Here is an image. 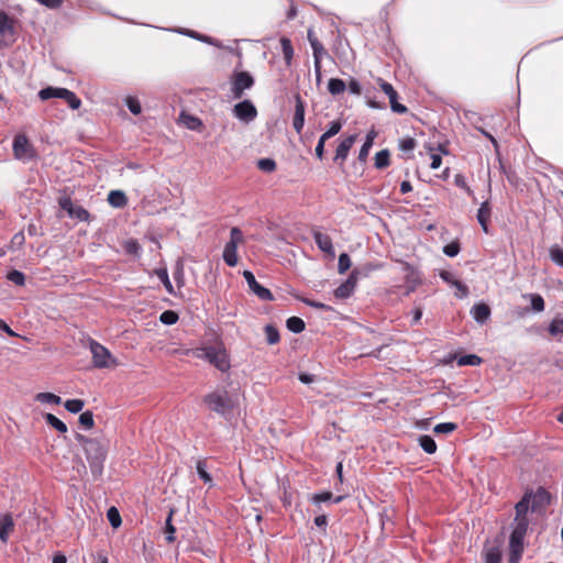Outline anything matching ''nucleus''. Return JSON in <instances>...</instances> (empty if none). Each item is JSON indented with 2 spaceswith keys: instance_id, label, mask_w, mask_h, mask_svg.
<instances>
[{
  "instance_id": "obj_1",
  "label": "nucleus",
  "mask_w": 563,
  "mask_h": 563,
  "mask_svg": "<svg viewBox=\"0 0 563 563\" xmlns=\"http://www.w3.org/2000/svg\"><path fill=\"white\" fill-rule=\"evenodd\" d=\"M76 440L85 451L91 474L95 478L100 477L107 457V445L98 439H91L80 433L76 434Z\"/></svg>"
},
{
  "instance_id": "obj_2",
  "label": "nucleus",
  "mask_w": 563,
  "mask_h": 563,
  "mask_svg": "<svg viewBox=\"0 0 563 563\" xmlns=\"http://www.w3.org/2000/svg\"><path fill=\"white\" fill-rule=\"evenodd\" d=\"M191 353L195 357L206 360L221 372H227L230 368V360L224 347L221 345L203 346L194 350H188L187 354Z\"/></svg>"
},
{
  "instance_id": "obj_3",
  "label": "nucleus",
  "mask_w": 563,
  "mask_h": 563,
  "mask_svg": "<svg viewBox=\"0 0 563 563\" xmlns=\"http://www.w3.org/2000/svg\"><path fill=\"white\" fill-rule=\"evenodd\" d=\"M203 402L211 411L227 418L233 409V400L227 390H214L203 397Z\"/></svg>"
},
{
  "instance_id": "obj_4",
  "label": "nucleus",
  "mask_w": 563,
  "mask_h": 563,
  "mask_svg": "<svg viewBox=\"0 0 563 563\" xmlns=\"http://www.w3.org/2000/svg\"><path fill=\"white\" fill-rule=\"evenodd\" d=\"M377 268H378V266L373 265V264H366L363 267H355L351 272L347 279L334 290V296L339 299L349 298L353 294L358 278L361 276H367L371 272H373Z\"/></svg>"
},
{
  "instance_id": "obj_5",
  "label": "nucleus",
  "mask_w": 563,
  "mask_h": 563,
  "mask_svg": "<svg viewBox=\"0 0 563 563\" xmlns=\"http://www.w3.org/2000/svg\"><path fill=\"white\" fill-rule=\"evenodd\" d=\"M243 242H244L243 232L241 231L240 228L233 227L230 231V240L224 245V250H223V254H222L223 261L228 266L234 267L238 265L239 258H238L236 250H238V246Z\"/></svg>"
},
{
  "instance_id": "obj_6",
  "label": "nucleus",
  "mask_w": 563,
  "mask_h": 563,
  "mask_svg": "<svg viewBox=\"0 0 563 563\" xmlns=\"http://www.w3.org/2000/svg\"><path fill=\"white\" fill-rule=\"evenodd\" d=\"M13 156L23 163L36 157V150L25 134H16L12 143Z\"/></svg>"
},
{
  "instance_id": "obj_7",
  "label": "nucleus",
  "mask_w": 563,
  "mask_h": 563,
  "mask_svg": "<svg viewBox=\"0 0 563 563\" xmlns=\"http://www.w3.org/2000/svg\"><path fill=\"white\" fill-rule=\"evenodd\" d=\"M93 365L97 368H109L117 365V360L110 351L96 341L90 342Z\"/></svg>"
},
{
  "instance_id": "obj_8",
  "label": "nucleus",
  "mask_w": 563,
  "mask_h": 563,
  "mask_svg": "<svg viewBox=\"0 0 563 563\" xmlns=\"http://www.w3.org/2000/svg\"><path fill=\"white\" fill-rule=\"evenodd\" d=\"M254 78L249 71H238L231 77V92L233 99H241L246 89L254 86Z\"/></svg>"
},
{
  "instance_id": "obj_9",
  "label": "nucleus",
  "mask_w": 563,
  "mask_h": 563,
  "mask_svg": "<svg viewBox=\"0 0 563 563\" xmlns=\"http://www.w3.org/2000/svg\"><path fill=\"white\" fill-rule=\"evenodd\" d=\"M233 114L239 120L249 123L256 118L257 110L252 101L243 100L234 106Z\"/></svg>"
},
{
  "instance_id": "obj_10",
  "label": "nucleus",
  "mask_w": 563,
  "mask_h": 563,
  "mask_svg": "<svg viewBox=\"0 0 563 563\" xmlns=\"http://www.w3.org/2000/svg\"><path fill=\"white\" fill-rule=\"evenodd\" d=\"M243 277L244 279L246 280L250 289L261 299V300H265V301H272L274 300V296L272 294V291L269 289H267L266 287L262 286L261 284L257 283V280L255 279V276L253 275L252 272L250 271H244L243 272Z\"/></svg>"
},
{
  "instance_id": "obj_11",
  "label": "nucleus",
  "mask_w": 563,
  "mask_h": 563,
  "mask_svg": "<svg viewBox=\"0 0 563 563\" xmlns=\"http://www.w3.org/2000/svg\"><path fill=\"white\" fill-rule=\"evenodd\" d=\"M525 536L519 532H511L509 539V563H519L523 552Z\"/></svg>"
},
{
  "instance_id": "obj_12",
  "label": "nucleus",
  "mask_w": 563,
  "mask_h": 563,
  "mask_svg": "<svg viewBox=\"0 0 563 563\" xmlns=\"http://www.w3.org/2000/svg\"><path fill=\"white\" fill-rule=\"evenodd\" d=\"M305 125V102L299 93L295 95V112L292 117V128L300 134Z\"/></svg>"
},
{
  "instance_id": "obj_13",
  "label": "nucleus",
  "mask_w": 563,
  "mask_h": 563,
  "mask_svg": "<svg viewBox=\"0 0 563 563\" xmlns=\"http://www.w3.org/2000/svg\"><path fill=\"white\" fill-rule=\"evenodd\" d=\"M356 141V134L345 137L336 147L333 161L340 166L344 165L347 158L349 152Z\"/></svg>"
},
{
  "instance_id": "obj_14",
  "label": "nucleus",
  "mask_w": 563,
  "mask_h": 563,
  "mask_svg": "<svg viewBox=\"0 0 563 563\" xmlns=\"http://www.w3.org/2000/svg\"><path fill=\"white\" fill-rule=\"evenodd\" d=\"M530 494H531V499H530L531 510L533 512L542 510L551 501V496L544 488H538V490L534 494H532V493H530Z\"/></svg>"
},
{
  "instance_id": "obj_15",
  "label": "nucleus",
  "mask_w": 563,
  "mask_h": 563,
  "mask_svg": "<svg viewBox=\"0 0 563 563\" xmlns=\"http://www.w3.org/2000/svg\"><path fill=\"white\" fill-rule=\"evenodd\" d=\"M313 240L317 246L330 256H334V247L330 235L321 233L320 231H313Z\"/></svg>"
},
{
  "instance_id": "obj_16",
  "label": "nucleus",
  "mask_w": 563,
  "mask_h": 563,
  "mask_svg": "<svg viewBox=\"0 0 563 563\" xmlns=\"http://www.w3.org/2000/svg\"><path fill=\"white\" fill-rule=\"evenodd\" d=\"M492 208L488 201L482 202L477 211V221L481 224L483 231L488 233V222L490 220Z\"/></svg>"
},
{
  "instance_id": "obj_17",
  "label": "nucleus",
  "mask_w": 563,
  "mask_h": 563,
  "mask_svg": "<svg viewBox=\"0 0 563 563\" xmlns=\"http://www.w3.org/2000/svg\"><path fill=\"white\" fill-rule=\"evenodd\" d=\"M14 522L11 515L7 514L0 519V540L8 542L10 533L13 531Z\"/></svg>"
},
{
  "instance_id": "obj_18",
  "label": "nucleus",
  "mask_w": 563,
  "mask_h": 563,
  "mask_svg": "<svg viewBox=\"0 0 563 563\" xmlns=\"http://www.w3.org/2000/svg\"><path fill=\"white\" fill-rule=\"evenodd\" d=\"M471 312L475 321L484 323L490 316V308L486 303H477Z\"/></svg>"
},
{
  "instance_id": "obj_19",
  "label": "nucleus",
  "mask_w": 563,
  "mask_h": 563,
  "mask_svg": "<svg viewBox=\"0 0 563 563\" xmlns=\"http://www.w3.org/2000/svg\"><path fill=\"white\" fill-rule=\"evenodd\" d=\"M108 202L113 208H123L128 205V198L121 190H111L108 195Z\"/></svg>"
},
{
  "instance_id": "obj_20",
  "label": "nucleus",
  "mask_w": 563,
  "mask_h": 563,
  "mask_svg": "<svg viewBox=\"0 0 563 563\" xmlns=\"http://www.w3.org/2000/svg\"><path fill=\"white\" fill-rule=\"evenodd\" d=\"M531 499V494L526 493L523 497L516 504V517L515 518H528L529 504Z\"/></svg>"
},
{
  "instance_id": "obj_21",
  "label": "nucleus",
  "mask_w": 563,
  "mask_h": 563,
  "mask_svg": "<svg viewBox=\"0 0 563 563\" xmlns=\"http://www.w3.org/2000/svg\"><path fill=\"white\" fill-rule=\"evenodd\" d=\"M59 99H64L73 110H77L81 106V100L73 91L66 88L63 89Z\"/></svg>"
},
{
  "instance_id": "obj_22",
  "label": "nucleus",
  "mask_w": 563,
  "mask_h": 563,
  "mask_svg": "<svg viewBox=\"0 0 563 563\" xmlns=\"http://www.w3.org/2000/svg\"><path fill=\"white\" fill-rule=\"evenodd\" d=\"M282 52L287 66H290L292 57H294V48L291 45V41L287 37L280 38Z\"/></svg>"
},
{
  "instance_id": "obj_23",
  "label": "nucleus",
  "mask_w": 563,
  "mask_h": 563,
  "mask_svg": "<svg viewBox=\"0 0 563 563\" xmlns=\"http://www.w3.org/2000/svg\"><path fill=\"white\" fill-rule=\"evenodd\" d=\"M523 298H528L531 303V310L534 312H542L545 308L544 300L539 294H527Z\"/></svg>"
},
{
  "instance_id": "obj_24",
  "label": "nucleus",
  "mask_w": 563,
  "mask_h": 563,
  "mask_svg": "<svg viewBox=\"0 0 563 563\" xmlns=\"http://www.w3.org/2000/svg\"><path fill=\"white\" fill-rule=\"evenodd\" d=\"M440 277L444 282L454 285L460 291H462L463 296L467 295V292H468L467 287L465 285H463L461 282L454 279V276H453V274L451 272L442 271L440 273Z\"/></svg>"
},
{
  "instance_id": "obj_25",
  "label": "nucleus",
  "mask_w": 563,
  "mask_h": 563,
  "mask_svg": "<svg viewBox=\"0 0 563 563\" xmlns=\"http://www.w3.org/2000/svg\"><path fill=\"white\" fill-rule=\"evenodd\" d=\"M390 164V153L388 150H382L375 155V167L377 169H384Z\"/></svg>"
},
{
  "instance_id": "obj_26",
  "label": "nucleus",
  "mask_w": 563,
  "mask_h": 563,
  "mask_svg": "<svg viewBox=\"0 0 563 563\" xmlns=\"http://www.w3.org/2000/svg\"><path fill=\"white\" fill-rule=\"evenodd\" d=\"M13 33V21L9 15L0 10V35Z\"/></svg>"
},
{
  "instance_id": "obj_27",
  "label": "nucleus",
  "mask_w": 563,
  "mask_h": 563,
  "mask_svg": "<svg viewBox=\"0 0 563 563\" xmlns=\"http://www.w3.org/2000/svg\"><path fill=\"white\" fill-rule=\"evenodd\" d=\"M346 89L345 82L340 78H331L328 82V90L331 95L338 96Z\"/></svg>"
},
{
  "instance_id": "obj_28",
  "label": "nucleus",
  "mask_w": 563,
  "mask_h": 563,
  "mask_svg": "<svg viewBox=\"0 0 563 563\" xmlns=\"http://www.w3.org/2000/svg\"><path fill=\"white\" fill-rule=\"evenodd\" d=\"M419 445L428 454H433L437 451L435 441L430 435H421L419 438Z\"/></svg>"
},
{
  "instance_id": "obj_29",
  "label": "nucleus",
  "mask_w": 563,
  "mask_h": 563,
  "mask_svg": "<svg viewBox=\"0 0 563 563\" xmlns=\"http://www.w3.org/2000/svg\"><path fill=\"white\" fill-rule=\"evenodd\" d=\"M287 329L294 333H300L305 330V322L299 317H290L286 321Z\"/></svg>"
},
{
  "instance_id": "obj_30",
  "label": "nucleus",
  "mask_w": 563,
  "mask_h": 563,
  "mask_svg": "<svg viewBox=\"0 0 563 563\" xmlns=\"http://www.w3.org/2000/svg\"><path fill=\"white\" fill-rule=\"evenodd\" d=\"M64 88L46 87L38 91L41 100H48L51 98H59Z\"/></svg>"
},
{
  "instance_id": "obj_31",
  "label": "nucleus",
  "mask_w": 563,
  "mask_h": 563,
  "mask_svg": "<svg viewBox=\"0 0 563 563\" xmlns=\"http://www.w3.org/2000/svg\"><path fill=\"white\" fill-rule=\"evenodd\" d=\"M173 515H174V510L172 509L169 511L168 517L166 518V522H165V534H166L165 539L168 543L174 542L176 539V537H175L176 528L172 523Z\"/></svg>"
},
{
  "instance_id": "obj_32",
  "label": "nucleus",
  "mask_w": 563,
  "mask_h": 563,
  "mask_svg": "<svg viewBox=\"0 0 563 563\" xmlns=\"http://www.w3.org/2000/svg\"><path fill=\"white\" fill-rule=\"evenodd\" d=\"M45 421L47 424L56 429L57 431L65 433L67 432V426L57 417H55L53 413H46L45 415Z\"/></svg>"
},
{
  "instance_id": "obj_33",
  "label": "nucleus",
  "mask_w": 563,
  "mask_h": 563,
  "mask_svg": "<svg viewBox=\"0 0 563 563\" xmlns=\"http://www.w3.org/2000/svg\"><path fill=\"white\" fill-rule=\"evenodd\" d=\"M156 275L159 278V280L163 283L166 291L169 295H175V290H174V287H173L170 280H169L167 269L166 268H159V269L156 271Z\"/></svg>"
},
{
  "instance_id": "obj_34",
  "label": "nucleus",
  "mask_w": 563,
  "mask_h": 563,
  "mask_svg": "<svg viewBox=\"0 0 563 563\" xmlns=\"http://www.w3.org/2000/svg\"><path fill=\"white\" fill-rule=\"evenodd\" d=\"M482 363V358L475 354L463 355L457 360L460 366H477Z\"/></svg>"
},
{
  "instance_id": "obj_35",
  "label": "nucleus",
  "mask_w": 563,
  "mask_h": 563,
  "mask_svg": "<svg viewBox=\"0 0 563 563\" xmlns=\"http://www.w3.org/2000/svg\"><path fill=\"white\" fill-rule=\"evenodd\" d=\"M388 98H389L390 108L394 112H396L398 114H405L408 112V108L406 106H404L402 103L398 102V93L397 92H395L391 96H388Z\"/></svg>"
},
{
  "instance_id": "obj_36",
  "label": "nucleus",
  "mask_w": 563,
  "mask_h": 563,
  "mask_svg": "<svg viewBox=\"0 0 563 563\" xmlns=\"http://www.w3.org/2000/svg\"><path fill=\"white\" fill-rule=\"evenodd\" d=\"M69 217L75 218L79 221H88L89 212L81 206H74L71 210H69Z\"/></svg>"
},
{
  "instance_id": "obj_37",
  "label": "nucleus",
  "mask_w": 563,
  "mask_h": 563,
  "mask_svg": "<svg viewBox=\"0 0 563 563\" xmlns=\"http://www.w3.org/2000/svg\"><path fill=\"white\" fill-rule=\"evenodd\" d=\"M342 129V123L340 121H332L330 123V128L320 136L321 141H328L332 136L336 135Z\"/></svg>"
},
{
  "instance_id": "obj_38",
  "label": "nucleus",
  "mask_w": 563,
  "mask_h": 563,
  "mask_svg": "<svg viewBox=\"0 0 563 563\" xmlns=\"http://www.w3.org/2000/svg\"><path fill=\"white\" fill-rule=\"evenodd\" d=\"M64 406L67 411L78 413L82 410L85 402L81 399H69L65 401Z\"/></svg>"
},
{
  "instance_id": "obj_39",
  "label": "nucleus",
  "mask_w": 563,
  "mask_h": 563,
  "mask_svg": "<svg viewBox=\"0 0 563 563\" xmlns=\"http://www.w3.org/2000/svg\"><path fill=\"white\" fill-rule=\"evenodd\" d=\"M36 399L42 402H47L52 405H59L62 402V398L52 393H40L36 396Z\"/></svg>"
},
{
  "instance_id": "obj_40",
  "label": "nucleus",
  "mask_w": 563,
  "mask_h": 563,
  "mask_svg": "<svg viewBox=\"0 0 563 563\" xmlns=\"http://www.w3.org/2000/svg\"><path fill=\"white\" fill-rule=\"evenodd\" d=\"M549 332L553 336L563 335V318H554L549 325Z\"/></svg>"
},
{
  "instance_id": "obj_41",
  "label": "nucleus",
  "mask_w": 563,
  "mask_h": 563,
  "mask_svg": "<svg viewBox=\"0 0 563 563\" xmlns=\"http://www.w3.org/2000/svg\"><path fill=\"white\" fill-rule=\"evenodd\" d=\"M265 334H266V340L269 344H277L280 340L278 330L271 324H267L265 327Z\"/></svg>"
},
{
  "instance_id": "obj_42",
  "label": "nucleus",
  "mask_w": 563,
  "mask_h": 563,
  "mask_svg": "<svg viewBox=\"0 0 563 563\" xmlns=\"http://www.w3.org/2000/svg\"><path fill=\"white\" fill-rule=\"evenodd\" d=\"M159 321L166 325H173L178 321V314L173 310H166L161 313Z\"/></svg>"
},
{
  "instance_id": "obj_43",
  "label": "nucleus",
  "mask_w": 563,
  "mask_h": 563,
  "mask_svg": "<svg viewBox=\"0 0 563 563\" xmlns=\"http://www.w3.org/2000/svg\"><path fill=\"white\" fill-rule=\"evenodd\" d=\"M528 527H529V519L528 518H515L512 531L514 532H519L520 534L526 537Z\"/></svg>"
},
{
  "instance_id": "obj_44",
  "label": "nucleus",
  "mask_w": 563,
  "mask_h": 563,
  "mask_svg": "<svg viewBox=\"0 0 563 563\" xmlns=\"http://www.w3.org/2000/svg\"><path fill=\"white\" fill-rule=\"evenodd\" d=\"M311 48H312V53H313V62L314 60L321 62L322 57L324 55H328L324 46L322 45V43L320 41H314V43L312 42Z\"/></svg>"
},
{
  "instance_id": "obj_45",
  "label": "nucleus",
  "mask_w": 563,
  "mask_h": 563,
  "mask_svg": "<svg viewBox=\"0 0 563 563\" xmlns=\"http://www.w3.org/2000/svg\"><path fill=\"white\" fill-rule=\"evenodd\" d=\"M550 257L556 265L563 267V250L560 246L550 247Z\"/></svg>"
},
{
  "instance_id": "obj_46",
  "label": "nucleus",
  "mask_w": 563,
  "mask_h": 563,
  "mask_svg": "<svg viewBox=\"0 0 563 563\" xmlns=\"http://www.w3.org/2000/svg\"><path fill=\"white\" fill-rule=\"evenodd\" d=\"M257 167L265 173H272L276 169V162L272 158H261L257 162Z\"/></svg>"
},
{
  "instance_id": "obj_47",
  "label": "nucleus",
  "mask_w": 563,
  "mask_h": 563,
  "mask_svg": "<svg viewBox=\"0 0 563 563\" xmlns=\"http://www.w3.org/2000/svg\"><path fill=\"white\" fill-rule=\"evenodd\" d=\"M351 265H352V263H351L350 256L346 253L340 254L339 261H338L339 273L344 274L346 271L350 269Z\"/></svg>"
},
{
  "instance_id": "obj_48",
  "label": "nucleus",
  "mask_w": 563,
  "mask_h": 563,
  "mask_svg": "<svg viewBox=\"0 0 563 563\" xmlns=\"http://www.w3.org/2000/svg\"><path fill=\"white\" fill-rule=\"evenodd\" d=\"M7 278L18 286H23L25 284L24 274L16 269L9 272Z\"/></svg>"
},
{
  "instance_id": "obj_49",
  "label": "nucleus",
  "mask_w": 563,
  "mask_h": 563,
  "mask_svg": "<svg viewBox=\"0 0 563 563\" xmlns=\"http://www.w3.org/2000/svg\"><path fill=\"white\" fill-rule=\"evenodd\" d=\"M108 519H109V522L110 525L113 527V528H118L120 527L122 520H121V516L118 511V509L115 507H111L109 510H108Z\"/></svg>"
},
{
  "instance_id": "obj_50",
  "label": "nucleus",
  "mask_w": 563,
  "mask_h": 563,
  "mask_svg": "<svg viewBox=\"0 0 563 563\" xmlns=\"http://www.w3.org/2000/svg\"><path fill=\"white\" fill-rule=\"evenodd\" d=\"M79 423L85 428V429H91L95 424L93 422V415L91 411L87 410L85 412H82L80 416H79Z\"/></svg>"
},
{
  "instance_id": "obj_51",
  "label": "nucleus",
  "mask_w": 563,
  "mask_h": 563,
  "mask_svg": "<svg viewBox=\"0 0 563 563\" xmlns=\"http://www.w3.org/2000/svg\"><path fill=\"white\" fill-rule=\"evenodd\" d=\"M125 103L133 114L136 115L141 113L142 107L137 98L130 96L126 98Z\"/></svg>"
},
{
  "instance_id": "obj_52",
  "label": "nucleus",
  "mask_w": 563,
  "mask_h": 563,
  "mask_svg": "<svg viewBox=\"0 0 563 563\" xmlns=\"http://www.w3.org/2000/svg\"><path fill=\"white\" fill-rule=\"evenodd\" d=\"M332 498H333V494L331 492H322V493L313 494L310 497V501L313 504H320V503H325V501L332 500Z\"/></svg>"
},
{
  "instance_id": "obj_53",
  "label": "nucleus",
  "mask_w": 563,
  "mask_h": 563,
  "mask_svg": "<svg viewBox=\"0 0 563 563\" xmlns=\"http://www.w3.org/2000/svg\"><path fill=\"white\" fill-rule=\"evenodd\" d=\"M500 552L495 548L489 549L485 554V563H500Z\"/></svg>"
},
{
  "instance_id": "obj_54",
  "label": "nucleus",
  "mask_w": 563,
  "mask_h": 563,
  "mask_svg": "<svg viewBox=\"0 0 563 563\" xmlns=\"http://www.w3.org/2000/svg\"><path fill=\"white\" fill-rule=\"evenodd\" d=\"M457 428V426L453 422H443L439 423L434 427L433 431L435 433H450L454 431Z\"/></svg>"
},
{
  "instance_id": "obj_55",
  "label": "nucleus",
  "mask_w": 563,
  "mask_h": 563,
  "mask_svg": "<svg viewBox=\"0 0 563 563\" xmlns=\"http://www.w3.org/2000/svg\"><path fill=\"white\" fill-rule=\"evenodd\" d=\"M416 147V140L412 137H405L399 141V150L402 152H411Z\"/></svg>"
},
{
  "instance_id": "obj_56",
  "label": "nucleus",
  "mask_w": 563,
  "mask_h": 563,
  "mask_svg": "<svg viewBox=\"0 0 563 563\" xmlns=\"http://www.w3.org/2000/svg\"><path fill=\"white\" fill-rule=\"evenodd\" d=\"M197 473L205 483H210L212 481L210 474L206 470V463L203 461H199L197 463Z\"/></svg>"
},
{
  "instance_id": "obj_57",
  "label": "nucleus",
  "mask_w": 563,
  "mask_h": 563,
  "mask_svg": "<svg viewBox=\"0 0 563 563\" xmlns=\"http://www.w3.org/2000/svg\"><path fill=\"white\" fill-rule=\"evenodd\" d=\"M454 184L464 189L468 196H473V190L467 186L465 177L461 174H456L454 177Z\"/></svg>"
},
{
  "instance_id": "obj_58",
  "label": "nucleus",
  "mask_w": 563,
  "mask_h": 563,
  "mask_svg": "<svg viewBox=\"0 0 563 563\" xmlns=\"http://www.w3.org/2000/svg\"><path fill=\"white\" fill-rule=\"evenodd\" d=\"M443 252L449 257H454L460 252V245L456 242H452L444 246Z\"/></svg>"
},
{
  "instance_id": "obj_59",
  "label": "nucleus",
  "mask_w": 563,
  "mask_h": 563,
  "mask_svg": "<svg viewBox=\"0 0 563 563\" xmlns=\"http://www.w3.org/2000/svg\"><path fill=\"white\" fill-rule=\"evenodd\" d=\"M371 148H372V145L369 144V142H364V144L362 145V147L358 152V157H357V159L361 163H363V164L366 163Z\"/></svg>"
},
{
  "instance_id": "obj_60",
  "label": "nucleus",
  "mask_w": 563,
  "mask_h": 563,
  "mask_svg": "<svg viewBox=\"0 0 563 563\" xmlns=\"http://www.w3.org/2000/svg\"><path fill=\"white\" fill-rule=\"evenodd\" d=\"M302 301L307 306H310V307L319 309V310H324V311H330L331 310L330 306H328L325 303H322V302H319V301H314V300H310V299H303Z\"/></svg>"
},
{
  "instance_id": "obj_61",
  "label": "nucleus",
  "mask_w": 563,
  "mask_h": 563,
  "mask_svg": "<svg viewBox=\"0 0 563 563\" xmlns=\"http://www.w3.org/2000/svg\"><path fill=\"white\" fill-rule=\"evenodd\" d=\"M378 82H379V87H380V89H382V90H383L387 96H391V95H394L395 92H397V91L394 89V87H393L389 82H387V81H385V80H383V79H378Z\"/></svg>"
},
{
  "instance_id": "obj_62",
  "label": "nucleus",
  "mask_w": 563,
  "mask_h": 563,
  "mask_svg": "<svg viewBox=\"0 0 563 563\" xmlns=\"http://www.w3.org/2000/svg\"><path fill=\"white\" fill-rule=\"evenodd\" d=\"M40 4L49 9H57L62 5L64 0H36Z\"/></svg>"
},
{
  "instance_id": "obj_63",
  "label": "nucleus",
  "mask_w": 563,
  "mask_h": 563,
  "mask_svg": "<svg viewBox=\"0 0 563 563\" xmlns=\"http://www.w3.org/2000/svg\"><path fill=\"white\" fill-rule=\"evenodd\" d=\"M59 206L62 209L66 210L69 213V210L74 208V203L70 198L65 197L59 200Z\"/></svg>"
},
{
  "instance_id": "obj_64",
  "label": "nucleus",
  "mask_w": 563,
  "mask_h": 563,
  "mask_svg": "<svg viewBox=\"0 0 563 563\" xmlns=\"http://www.w3.org/2000/svg\"><path fill=\"white\" fill-rule=\"evenodd\" d=\"M349 90L353 95H360L361 93V85H360V82L357 80H355V79H352L349 82Z\"/></svg>"
}]
</instances>
